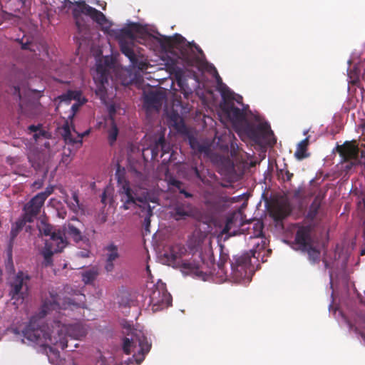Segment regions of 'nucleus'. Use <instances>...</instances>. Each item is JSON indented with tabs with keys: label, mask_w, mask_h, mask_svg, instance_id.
I'll return each mask as SVG.
<instances>
[{
	"label": "nucleus",
	"mask_w": 365,
	"mask_h": 365,
	"mask_svg": "<svg viewBox=\"0 0 365 365\" xmlns=\"http://www.w3.org/2000/svg\"><path fill=\"white\" fill-rule=\"evenodd\" d=\"M151 153H152V158H155L158 157L159 153H161L160 148L157 147V141L154 143L151 148Z\"/></svg>",
	"instance_id": "nucleus-45"
},
{
	"label": "nucleus",
	"mask_w": 365,
	"mask_h": 365,
	"mask_svg": "<svg viewBox=\"0 0 365 365\" xmlns=\"http://www.w3.org/2000/svg\"><path fill=\"white\" fill-rule=\"evenodd\" d=\"M144 28L138 23H131L127 27L120 29L122 36L127 37L132 41L136 40L137 35H143L144 33ZM133 43V42H131Z\"/></svg>",
	"instance_id": "nucleus-19"
},
{
	"label": "nucleus",
	"mask_w": 365,
	"mask_h": 365,
	"mask_svg": "<svg viewBox=\"0 0 365 365\" xmlns=\"http://www.w3.org/2000/svg\"><path fill=\"white\" fill-rule=\"evenodd\" d=\"M118 193L120 197L122 205L120 208L127 210L132 207L144 205L145 202H148L146 197L140 196L135 187H133L130 184H125L118 188Z\"/></svg>",
	"instance_id": "nucleus-8"
},
{
	"label": "nucleus",
	"mask_w": 365,
	"mask_h": 365,
	"mask_svg": "<svg viewBox=\"0 0 365 365\" xmlns=\"http://www.w3.org/2000/svg\"><path fill=\"white\" fill-rule=\"evenodd\" d=\"M240 218L239 212H234L230 215L226 221L224 228L225 232H230L232 228L239 227V226L244 227L246 223H241V218ZM249 227L246 228L248 234H250V237H260L263 235V223L259 220H253L247 222Z\"/></svg>",
	"instance_id": "nucleus-7"
},
{
	"label": "nucleus",
	"mask_w": 365,
	"mask_h": 365,
	"mask_svg": "<svg viewBox=\"0 0 365 365\" xmlns=\"http://www.w3.org/2000/svg\"><path fill=\"white\" fill-rule=\"evenodd\" d=\"M255 252H245L240 255L233 256L230 262V275L235 282L242 284L249 283L252 280L255 269L252 258Z\"/></svg>",
	"instance_id": "nucleus-5"
},
{
	"label": "nucleus",
	"mask_w": 365,
	"mask_h": 365,
	"mask_svg": "<svg viewBox=\"0 0 365 365\" xmlns=\"http://www.w3.org/2000/svg\"><path fill=\"white\" fill-rule=\"evenodd\" d=\"M157 147L160 148V158H162L165 154L168 153L170 150V145L165 141L163 135L160 136L157 140Z\"/></svg>",
	"instance_id": "nucleus-37"
},
{
	"label": "nucleus",
	"mask_w": 365,
	"mask_h": 365,
	"mask_svg": "<svg viewBox=\"0 0 365 365\" xmlns=\"http://www.w3.org/2000/svg\"><path fill=\"white\" fill-rule=\"evenodd\" d=\"M169 184L175 187H176L178 190L182 188V182L176 179H170L169 181Z\"/></svg>",
	"instance_id": "nucleus-46"
},
{
	"label": "nucleus",
	"mask_w": 365,
	"mask_h": 365,
	"mask_svg": "<svg viewBox=\"0 0 365 365\" xmlns=\"http://www.w3.org/2000/svg\"><path fill=\"white\" fill-rule=\"evenodd\" d=\"M175 38H177L178 42H182L185 40V38L181 35H179V34L175 35Z\"/></svg>",
	"instance_id": "nucleus-58"
},
{
	"label": "nucleus",
	"mask_w": 365,
	"mask_h": 365,
	"mask_svg": "<svg viewBox=\"0 0 365 365\" xmlns=\"http://www.w3.org/2000/svg\"><path fill=\"white\" fill-rule=\"evenodd\" d=\"M86 101L84 100L83 103H74L72 106H71V109L73 110V111L75 113L76 112L78 108H79V106L83 104Z\"/></svg>",
	"instance_id": "nucleus-55"
},
{
	"label": "nucleus",
	"mask_w": 365,
	"mask_h": 365,
	"mask_svg": "<svg viewBox=\"0 0 365 365\" xmlns=\"http://www.w3.org/2000/svg\"><path fill=\"white\" fill-rule=\"evenodd\" d=\"M71 221L67 224L66 232L75 242H78L83 240V235L79 229L81 222L76 217H73Z\"/></svg>",
	"instance_id": "nucleus-20"
},
{
	"label": "nucleus",
	"mask_w": 365,
	"mask_h": 365,
	"mask_svg": "<svg viewBox=\"0 0 365 365\" xmlns=\"http://www.w3.org/2000/svg\"><path fill=\"white\" fill-rule=\"evenodd\" d=\"M98 274V268L92 267L82 273V280L86 284H91L96 280Z\"/></svg>",
	"instance_id": "nucleus-30"
},
{
	"label": "nucleus",
	"mask_w": 365,
	"mask_h": 365,
	"mask_svg": "<svg viewBox=\"0 0 365 365\" xmlns=\"http://www.w3.org/2000/svg\"><path fill=\"white\" fill-rule=\"evenodd\" d=\"M229 256L227 254L222 253L220 257V260L217 263L218 272L217 274L221 277H228L227 272L225 269V264L227 262Z\"/></svg>",
	"instance_id": "nucleus-33"
},
{
	"label": "nucleus",
	"mask_w": 365,
	"mask_h": 365,
	"mask_svg": "<svg viewBox=\"0 0 365 365\" xmlns=\"http://www.w3.org/2000/svg\"><path fill=\"white\" fill-rule=\"evenodd\" d=\"M21 48L24 50H31V48H30V43H21Z\"/></svg>",
	"instance_id": "nucleus-56"
},
{
	"label": "nucleus",
	"mask_w": 365,
	"mask_h": 365,
	"mask_svg": "<svg viewBox=\"0 0 365 365\" xmlns=\"http://www.w3.org/2000/svg\"><path fill=\"white\" fill-rule=\"evenodd\" d=\"M323 262H324V263L325 264V267H327L328 263H327V260H323Z\"/></svg>",
	"instance_id": "nucleus-62"
},
{
	"label": "nucleus",
	"mask_w": 365,
	"mask_h": 365,
	"mask_svg": "<svg viewBox=\"0 0 365 365\" xmlns=\"http://www.w3.org/2000/svg\"><path fill=\"white\" fill-rule=\"evenodd\" d=\"M172 215L176 220L186 219L192 215L191 206L189 204L177 205L174 207Z\"/></svg>",
	"instance_id": "nucleus-24"
},
{
	"label": "nucleus",
	"mask_w": 365,
	"mask_h": 365,
	"mask_svg": "<svg viewBox=\"0 0 365 365\" xmlns=\"http://www.w3.org/2000/svg\"><path fill=\"white\" fill-rule=\"evenodd\" d=\"M6 269L14 272L7 279L9 296L14 304H21L29 295L31 276L28 272L23 270L15 272L11 257L9 259Z\"/></svg>",
	"instance_id": "nucleus-3"
},
{
	"label": "nucleus",
	"mask_w": 365,
	"mask_h": 365,
	"mask_svg": "<svg viewBox=\"0 0 365 365\" xmlns=\"http://www.w3.org/2000/svg\"><path fill=\"white\" fill-rule=\"evenodd\" d=\"M65 202L70 210L74 213L78 214L79 212L83 211V206L80 203L77 192H73L71 197L70 199H66Z\"/></svg>",
	"instance_id": "nucleus-26"
},
{
	"label": "nucleus",
	"mask_w": 365,
	"mask_h": 365,
	"mask_svg": "<svg viewBox=\"0 0 365 365\" xmlns=\"http://www.w3.org/2000/svg\"><path fill=\"white\" fill-rule=\"evenodd\" d=\"M118 135V129L117 125L113 123L111 128L108 130V142L110 145H113L117 139Z\"/></svg>",
	"instance_id": "nucleus-38"
},
{
	"label": "nucleus",
	"mask_w": 365,
	"mask_h": 365,
	"mask_svg": "<svg viewBox=\"0 0 365 365\" xmlns=\"http://www.w3.org/2000/svg\"><path fill=\"white\" fill-rule=\"evenodd\" d=\"M217 81L218 84V91L220 92L222 103L221 108L227 115L229 119L233 123H241L245 120L246 115L243 109L236 107L233 102H231L233 94L230 88L222 82V79L217 73Z\"/></svg>",
	"instance_id": "nucleus-6"
},
{
	"label": "nucleus",
	"mask_w": 365,
	"mask_h": 365,
	"mask_svg": "<svg viewBox=\"0 0 365 365\" xmlns=\"http://www.w3.org/2000/svg\"><path fill=\"white\" fill-rule=\"evenodd\" d=\"M50 296V299L43 302L38 313V319L31 318L23 331V334L29 341L40 346L52 344L65 349L68 347V337L71 339H81L86 335V328L80 323L66 324L59 320H54L50 329L48 324H45L42 319L53 311H73L85 308L86 296L79 291H74L70 296L63 297L51 292Z\"/></svg>",
	"instance_id": "nucleus-1"
},
{
	"label": "nucleus",
	"mask_w": 365,
	"mask_h": 365,
	"mask_svg": "<svg viewBox=\"0 0 365 365\" xmlns=\"http://www.w3.org/2000/svg\"><path fill=\"white\" fill-rule=\"evenodd\" d=\"M342 163L343 170L347 174L351 173L356 167L361 165L362 163H365V153L360 154V159L350 160L348 161H341Z\"/></svg>",
	"instance_id": "nucleus-27"
},
{
	"label": "nucleus",
	"mask_w": 365,
	"mask_h": 365,
	"mask_svg": "<svg viewBox=\"0 0 365 365\" xmlns=\"http://www.w3.org/2000/svg\"><path fill=\"white\" fill-rule=\"evenodd\" d=\"M182 56H183L184 59H185V61H189V58H188V57L185 55V53L184 52H182Z\"/></svg>",
	"instance_id": "nucleus-60"
},
{
	"label": "nucleus",
	"mask_w": 365,
	"mask_h": 365,
	"mask_svg": "<svg viewBox=\"0 0 365 365\" xmlns=\"http://www.w3.org/2000/svg\"><path fill=\"white\" fill-rule=\"evenodd\" d=\"M39 231L41 234L45 236H51L52 233L56 232L53 231V227L47 223L43 222H41V225L39 226Z\"/></svg>",
	"instance_id": "nucleus-40"
},
{
	"label": "nucleus",
	"mask_w": 365,
	"mask_h": 365,
	"mask_svg": "<svg viewBox=\"0 0 365 365\" xmlns=\"http://www.w3.org/2000/svg\"><path fill=\"white\" fill-rule=\"evenodd\" d=\"M180 193L183 194L185 197L189 198L192 197V195L187 192L184 188H181L179 190Z\"/></svg>",
	"instance_id": "nucleus-52"
},
{
	"label": "nucleus",
	"mask_w": 365,
	"mask_h": 365,
	"mask_svg": "<svg viewBox=\"0 0 365 365\" xmlns=\"http://www.w3.org/2000/svg\"><path fill=\"white\" fill-rule=\"evenodd\" d=\"M81 96V93L80 91H68L66 96V98L69 99V100H78L79 101L80 100V98Z\"/></svg>",
	"instance_id": "nucleus-43"
},
{
	"label": "nucleus",
	"mask_w": 365,
	"mask_h": 365,
	"mask_svg": "<svg viewBox=\"0 0 365 365\" xmlns=\"http://www.w3.org/2000/svg\"><path fill=\"white\" fill-rule=\"evenodd\" d=\"M178 86L181 88H183V85H182V82L181 80H178Z\"/></svg>",
	"instance_id": "nucleus-59"
},
{
	"label": "nucleus",
	"mask_w": 365,
	"mask_h": 365,
	"mask_svg": "<svg viewBox=\"0 0 365 365\" xmlns=\"http://www.w3.org/2000/svg\"><path fill=\"white\" fill-rule=\"evenodd\" d=\"M106 264L105 269L107 272H111L114 269L113 262L119 258L120 255L117 245L110 243L104 247Z\"/></svg>",
	"instance_id": "nucleus-17"
},
{
	"label": "nucleus",
	"mask_w": 365,
	"mask_h": 365,
	"mask_svg": "<svg viewBox=\"0 0 365 365\" xmlns=\"http://www.w3.org/2000/svg\"><path fill=\"white\" fill-rule=\"evenodd\" d=\"M278 178L283 182H290L292 179L294 174L290 173L287 169H280L277 170Z\"/></svg>",
	"instance_id": "nucleus-39"
},
{
	"label": "nucleus",
	"mask_w": 365,
	"mask_h": 365,
	"mask_svg": "<svg viewBox=\"0 0 365 365\" xmlns=\"http://www.w3.org/2000/svg\"><path fill=\"white\" fill-rule=\"evenodd\" d=\"M44 205V202L38 196L33 197L25 205L23 210L24 212L23 216L28 222H33L37 216L40 214L41 208Z\"/></svg>",
	"instance_id": "nucleus-15"
},
{
	"label": "nucleus",
	"mask_w": 365,
	"mask_h": 365,
	"mask_svg": "<svg viewBox=\"0 0 365 365\" xmlns=\"http://www.w3.org/2000/svg\"><path fill=\"white\" fill-rule=\"evenodd\" d=\"M180 193L183 194L185 197L189 198L192 197V195L187 192L184 188H181L179 190Z\"/></svg>",
	"instance_id": "nucleus-51"
},
{
	"label": "nucleus",
	"mask_w": 365,
	"mask_h": 365,
	"mask_svg": "<svg viewBox=\"0 0 365 365\" xmlns=\"http://www.w3.org/2000/svg\"><path fill=\"white\" fill-rule=\"evenodd\" d=\"M151 346V342L140 331H135L132 332L130 337H125L123 339V350L124 353L126 354H133L132 358L128 359V361L132 362L133 359H134L137 364H140L143 361Z\"/></svg>",
	"instance_id": "nucleus-4"
},
{
	"label": "nucleus",
	"mask_w": 365,
	"mask_h": 365,
	"mask_svg": "<svg viewBox=\"0 0 365 365\" xmlns=\"http://www.w3.org/2000/svg\"><path fill=\"white\" fill-rule=\"evenodd\" d=\"M41 128V125L38 124L37 125H31L28 127V130L30 133H36L40 128Z\"/></svg>",
	"instance_id": "nucleus-49"
},
{
	"label": "nucleus",
	"mask_w": 365,
	"mask_h": 365,
	"mask_svg": "<svg viewBox=\"0 0 365 365\" xmlns=\"http://www.w3.org/2000/svg\"><path fill=\"white\" fill-rule=\"evenodd\" d=\"M192 170H193V172H194V173H195V175L197 178H199V179H200V180H202V177H201V175H200V171L198 170L197 168V167H194V168H192Z\"/></svg>",
	"instance_id": "nucleus-54"
},
{
	"label": "nucleus",
	"mask_w": 365,
	"mask_h": 365,
	"mask_svg": "<svg viewBox=\"0 0 365 365\" xmlns=\"http://www.w3.org/2000/svg\"><path fill=\"white\" fill-rule=\"evenodd\" d=\"M67 242L60 231L52 233L49 240L46 242L45 247L55 252H61L66 247Z\"/></svg>",
	"instance_id": "nucleus-18"
},
{
	"label": "nucleus",
	"mask_w": 365,
	"mask_h": 365,
	"mask_svg": "<svg viewBox=\"0 0 365 365\" xmlns=\"http://www.w3.org/2000/svg\"><path fill=\"white\" fill-rule=\"evenodd\" d=\"M295 242L302 251H305L306 248L312 245L309 229L306 227L299 229L295 235Z\"/></svg>",
	"instance_id": "nucleus-21"
},
{
	"label": "nucleus",
	"mask_w": 365,
	"mask_h": 365,
	"mask_svg": "<svg viewBox=\"0 0 365 365\" xmlns=\"http://www.w3.org/2000/svg\"><path fill=\"white\" fill-rule=\"evenodd\" d=\"M336 151L340 155L342 161L360 159L361 152L357 145L352 142L346 141L342 145L336 147Z\"/></svg>",
	"instance_id": "nucleus-16"
},
{
	"label": "nucleus",
	"mask_w": 365,
	"mask_h": 365,
	"mask_svg": "<svg viewBox=\"0 0 365 365\" xmlns=\"http://www.w3.org/2000/svg\"><path fill=\"white\" fill-rule=\"evenodd\" d=\"M56 253L55 252L44 247V250L43 251V255L45 260V264L46 266L51 265L52 264V256L53 254Z\"/></svg>",
	"instance_id": "nucleus-41"
},
{
	"label": "nucleus",
	"mask_w": 365,
	"mask_h": 365,
	"mask_svg": "<svg viewBox=\"0 0 365 365\" xmlns=\"http://www.w3.org/2000/svg\"><path fill=\"white\" fill-rule=\"evenodd\" d=\"M190 145L192 150L198 153H202L207 151V148L205 145L201 144L197 138H190L189 139Z\"/></svg>",
	"instance_id": "nucleus-36"
},
{
	"label": "nucleus",
	"mask_w": 365,
	"mask_h": 365,
	"mask_svg": "<svg viewBox=\"0 0 365 365\" xmlns=\"http://www.w3.org/2000/svg\"><path fill=\"white\" fill-rule=\"evenodd\" d=\"M13 94L14 96H16L17 98H19V100H20V101L21 100V93H20L19 87H18V86L14 87V93H13Z\"/></svg>",
	"instance_id": "nucleus-50"
},
{
	"label": "nucleus",
	"mask_w": 365,
	"mask_h": 365,
	"mask_svg": "<svg viewBox=\"0 0 365 365\" xmlns=\"http://www.w3.org/2000/svg\"><path fill=\"white\" fill-rule=\"evenodd\" d=\"M187 46L190 48H194L198 52L199 54H200L202 56L204 55L203 51L201 49V48L198 45H197L195 42L192 41V43H188Z\"/></svg>",
	"instance_id": "nucleus-48"
},
{
	"label": "nucleus",
	"mask_w": 365,
	"mask_h": 365,
	"mask_svg": "<svg viewBox=\"0 0 365 365\" xmlns=\"http://www.w3.org/2000/svg\"><path fill=\"white\" fill-rule=\"evenodd\" d=\"M141 209L140 217H144L143 226L145 232H150V217L153 216V208L149 205L148 202H145L144 205H139Z\"/></svg>",
	"instance_id": "nucleus-25"
},
{
	"label": "nucleus",
	"mask_w": 365,
	"mask_h": 365,
	"mask_svg": "<svg viewBox=\"0 0 365 365\" xmlns=\"http://www.w3.org/2000/svg\"><path fill=\"white\" fill-rule=\"evenodd\" d=\"M294 197H295V198L301 197V190H300V189H297V190H294Z\"/></svg>",
	"instance_id": "nucleus-57"
},
{
	"label": "nucleus",
	"mask_w": 365,
	"mask_h": 365,
	"mask_svg": "<svg viewBox=\"0 0 365 365\" xmlns=\"http://www.w3.org/2000/svg\"><path fill=\"white\" fill-rule=\"evenodd\" d=\"M78 256L79 257H88L89 256V252L86 250V251H81L79 252H78Z\"/></svg>",
	"instance_id": "nucleus-53"
},
{
	"label": "nucleus",
	"mask_w": 365,
	"mask_h": 365,
	"mask_svg": "<svg viewBox=\"0 0 365 365\" xmlns=\"http://www.w3.org/2000/svg\"><path fill=\"white\" fill-rule=\"evenodd\" d=\"M165 100V94L160 91H150L144 93L143 107L147 111H158Z\"/></svg>",
	"instance_id": "nucleus-14"
},
{
	"label": "nucleus",
	"mask_w": 365,
	"mask_h": 365,
	"mask_svg": "<svg viewBox=\"0 0 365 365\" xmlns=\"http://www.w3.org/2000/svg\"><path fill=\"white\" fill-rule=\"evenodd\" d=\"M53 192V187H47L43 192H41L36 195L38 196L40 199H41L45 202L47 197L50 195H51Z\"/></svg>",
	"instance_id": "nucleus-42"
},
{
	"label": "nucleus",
	"mask_w": 365,
	"mask_h": 365,
	"mask_svg": "<svg viewBox=\"0 0 365 365\" xmlns=\"http://www.w3.org/2000/svg\"><path fill=\"white\" fill-rule=\"evenodd\" d=\"M88 133L89 130H86L81 134L77 133V136L73 137L70 130L69 125H68V123H66L63 127L62 135L66 143L71 145L79 144L80 145H81L83 137L87 135Z\"/></svg>",
	"instance_id": "nucleus-22"
},
{
	"label": "nucleus",
	"mask_w": 365,
	"mask_h": 365,
	"mask_svg": "<svg viewBox=\"0 0 365 365\" xmlns=\"http://www.w3.org/2000/svg\"><path fill=\"white\" fill-rule=\"evenodd\" d=\"M150 201L153 202H155V199H151V200H149Z\"/></svg>",
	"instance_id": "nucleus-64"
},
{
	"label": "nucleus",
	"mask_w": 365,
	"mask_h": 365,
	"mask_svg": "<svg viewBox=\"0 0 365 365\" xmlns=\"http://www.w3.org/2000/svg\"><path fill=\"white\" fill-rule=\"evenodd\" d=\"M324 197L318 194L317 195L310 205L308 207L305 219L309 222L318 223L322 221L325 213L322 208Z\"/></svg>",
	"instance_id": "nucleus-13"
},
{
	"label": "nucleus",
	"mask_w": 365,
	"mask_h": 365,
	"mask_svg": "<svg viewBox=\"0 0 365 365\" xmlns=\"http://www.w3.org/2000/svg\"><path fill=\"white\" fill-rule=\"evenodd\" d=\"M93 80L99 83L101 86H104L108 82V71L101 65H98L96 73L93 75Z\"/></svg>",
	"instance_id": "nucleus-28"
},
{
	"label": "nucleus",
	"mask_w": 365,
	"mask_h": 365,
	"mask_svg": "<svg viewBox=\"0 0 365 365\" xmlns=\"http://www.w3.org/2000/svg\"><path fill=\"white\" fill-rule=\"evenodd\" d=\"M289 212L290 210L288 206L284 204L277 203L269 210L270 215L275 221L284 220L289 215Z\"/></svg>",
	"instance_id": "nucleus-23"
},
{
	"label": "nucleus",
	"mask_w": 365,
	"mask_h": 365,
	"mask_svg": "<svg viewBox=\"0 0 365 365\" xmlns=\"http://www.w3.org/2000/svg\"><path fill=\"white\" fill-rule=\"evenodd\" d=\"M126 172L124 168H121L118 165V168L115 171V179L117 180L118 188L121 186H125V184H130L129 181L125 178Z\"/></svg>",
	"instance_id": "nucleus-31"
},
{
	"label": "nucleus",
	"mask_w": 365,
	"mask_h": 365,
	"mask_svg": "<svg viewBox=\"0 0 365 365\" xmlns=\"http://www.w3.org/2000/svg\"><path fill=\"white\" fill-rule=\"evenodd\" d=\"M186 252L183 245L176 244L171 246L169 250L165 252L164 258L168 265L180 267L181 271L185 274L193 273L198 277H204L212 273L211 269L214 264L212 259L205 262L204 257L200 255V261H183L182 257Z\"/></svg>",
	"instance_id": "nucleus-2"
},
{
	"label": "nucleus",
	"mask_w": 365,
	"mask_h": 365,
	"mask_svg": "<svg viewBox=\"0 0 365 365\" xmlns=\"http://www.w3.org/2000/svg\"><path fill=\"white\" fill-rule=\"evenodd\" d=\"M120 49L130 61L131 66L141 71H146L149 66L147 58L143 55L136 54L133 50V43L120 39L119 41Z\"/></svg>",
	"instance_id": "nucleus-11"
},
{
	"label": "nucleus",
	"mask_w": 365,
	"mask_h": 365,
	"mask_svg": "<svg viewBox=\"0 0 365 365\" xmlns=\"http://www.w3.org/2000/svg\"><path fill=\"white\" fill-rule=\"evenodd\" d=\"M309 145V137H307L304 140L299 142L297 145V150L295 151L294 156L298 160H302L307 157H308V154L307 153V147Z\"/></svg>",
	"instance_id": "nucleus-29"
},
{
	"label": "nucleus",
	"mask_w": 365,
	"mask_h": 365,
	"mask_svg": "<svg viewBox=\"0 0 365 365\" xmlns=\"http://www.w3.org/2000/svg\"><path fill=\"white\" fill-rule=\"evenodd\" d=\"M357 82H358V79H354V80H352V81H351V83L352 84H356V83H357Z\"/></svg>",
	"instance_id": "nucleus-61"
},
{
	"label": "nucleus",
	"mask_w": 365,
	"mask_h": 365,
	"mask_svg": "<svg viewBox=\"0 0 365 365\" xmlns=\"http://www.w3.org/2000/svg\"><path fill=\"white\" fill-rule=\"evenodd\" d=\"M48 135V133L44 130H42L41 128L34 134L33 138L35 140H38L40 138L43 137L47 138Z\"/></svg>",
	"instance_id": "nucleus-44"
},
{
	"label": "nucleus",
	"mask_w": 365,
	"mask_h": 365,
	"mask_svg": "<svg viewBox=\"0 0 365 365\" xmlns=\"http://www.w3.org/2000/svg\"><path fill=\"white\" fill-rule=\"evenodd\" d=\"M231 93L233 94L232 98L230 100L231 102H236L238 104L242 105V97L240 95L235 94L233 91H231Z\"/></svg>",
	"instance_id": "nucleus-47"
},
{
	"label": "nucleus",
	"mask_w": 365,
	"mask_h": 365,
	"mask_svg": "<svg viewBox=\"0 0 365 365\" xmlns=\"http://www.w3.org/2000/svg\"><path fill=\"white\" fill-rule=\"evenodd\" d=\"M28 222L26 218L23 216L21 219H19L15 225L12 227L11 230V237L12 239L15 238L19 232L23 229L26 223Z\"/></svg>",
	"instance_id": "nucleus-34"
},
{
	"label": "nucleus",
	"mask_w": 365,
	"mask_h": 365,
	"mask_svg": "<svg viewBox=\"0 0 365 365\" xmlns=\"http://www.w3.org/2000/svg\"><path fill=\"white\" fill-rule=\"evenodd\" d=\"M150 304L154 312L162 310L172 304V297L163 283L155 285L150 295Z\"/></svg>",
	"instance_id": "nucleus-10"
},
{
	"label": "nucleus",
	"mask_w": 365,
	"mask_h": 365,
	"mask_svg": "<svg viewBox=\"0 0 365 365\" xmlns=\"http://www.w3.org/2000/svg\"><path fill=\"white\" fill-rule=\"evenodd\" d=\"M358 331H359V330H358V328H357V327H355V328H354V331L357 333V332H358Z\"/></svg>",
	"instance_id": "nucleus-63"
},
{
	"label": "nucleus",
	"mask_w": 365,
	"mask_h": 365,
	"mask_svg": "<svg viewBox=\"0 0 365 365\" xmlns=\"http://www.w3.org/2000/svg\"><path fill=\"white\" fill-rule=\"evenodd\" d=\"M73 4L79 8V10L74 9L73 11V14L75 18H76L80 13H82L89 16L93 21L101 26L103 29L107 30L110 28V22L101 11L89 6L83 0L75 1Z\"/></svg>",
	"instance_id": "nucleus-9"
},
{
	"label": "nucleus",
	"mask_w": 365,
	"mask_h": 365,
	"mask_svg": "<svg viewBox=\"0 0 365 365\" xmlns=\"http://www.w3.org/2000/svg\"><path fill=\"white\" fill-rule=\"evenodd\" d=\"M170 120L173 122V126L179 132L185 130V124L183 119L178 114L174 113L171 115Z\"/></svg>",
	"instance_id": "nucleus-32"
},
{
	"label": "nucleus",
	"mask_w": 365,
	"mask_h": 365,
	"mask_svg": "<svg viewBox=\"0 0 365 365\" xmlns=\"http://www.w3.org/2000/svg\"><path fill=\"white\" fill-rule=\"evenodd\" d=\"M305 251L307 252L309 260L312 263L314 264L319 262L320 251L319 250L310 245L309 247L306 248Z\"/></svg>",
	"instance_id": "nucleus-35"
},
{
	"label": "nucleus",
	"mask_w": 365,
	"mask_h": 365,
	"mask_svg": "<svg viewBox=\"0 0 365 365\" xmlns=\"http://www.w3.org/2000/svg\"><path fill=\"white\" fill-rule=\"evenodd\" d=\"M243 133L252 141L259 143L261 140L274 135L269 124L261 123L257 125L247 123L242 128Z\"/></svg>",
	"instance_id": "nucleus-12"
}]
</instances>
